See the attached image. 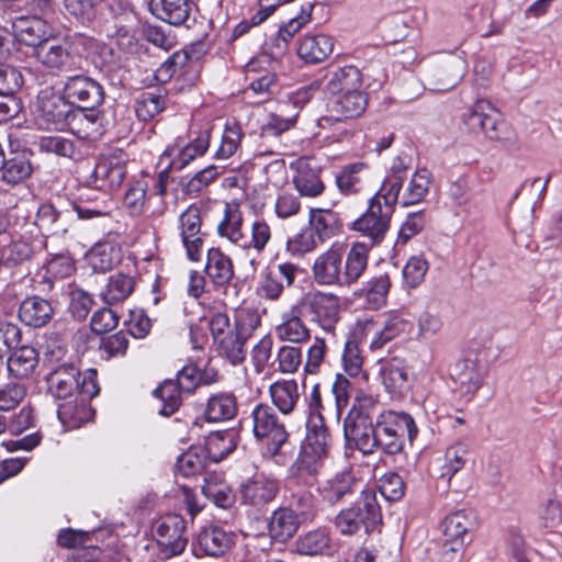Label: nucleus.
<instances>
[{"label":"nucleus","mask_w":562,"mask_h":562,"mask_svg":"<svg viewBox=\"0 0 562 562\" xmlns=\"http://www.w3.org/2000/svg\"><path fill=\"white\" fill-rule=\"evenodd\" d=\"M63 93L75 108L97 109L104 101L101 83L85 75L68 77Z\"/></svg>","instance_id":"13"},{"label":"nucleus","mask_w":562,"mask_h":562,"mask_svg":"<svg viewBox=\"0 0 562 562\" xmlns=\"http://www.w3.org/2000/svg\"><path fill=\"white\" fill-rule=\"evenodd\" d=\"M125 162L122 153L101 157L91 173L90 183L104 192L116 190L126 176Z\"/></svg>","instance_id":"16"},{"label":"nucleus","mask_w":562,"mask_h":562,"mask_svg":"<svg viewBox=\"0 0 562 562\" xmlns=\"http://www.w3.org/2000/svg\"><path fill=\"white\" fill-rule=\"evenodd\" d=\"M37 361L36 350L30 346H22L9 356L7 360L8 371L16 379H24L33 372Z\"/></svg>","instance_id":"46"},{"label":"nucleus","mask_w":562,"mask_h":562,"mask_svg":"<svg viewBox=\"0 0 562 562\" xmlns=\"http://www.w3.org/2000/svg\"><path fill=\"white\" fill-rule=\"evenodd\" d=\"M75 211L80 220H108L111 217L112 205L106 199L95 201V207H90V198L75 204Z\"/></svg>","instance_id":"62"},{"label":"nucleus","mask_w":562,"mask_h":562,"mask_svg":"<svg viewBox=\"0 0 562 562\" xmlns=\"http://www.w3.org/2000/svg\"><path fill=\"white\" fill-rule=\"evenodd\" d=\"M390 288V277L381 273L371 278L356 294L364 297L370 308L378 310L386 304Z\"/></svg>","instance_id":"45"},{"label":"nucleus","mask_w":562,"mask_h":562,"mask_svg":"<svg viewBox=\"0 0 562 562\" xmlns=\"http://www.w3.org/2000/svg\"><path fill=\"white\" fill-rule=\"evenodd\" d=\"M463 122L472 133H483L492 140H510L508 124L488 101L477 100L475 104L463 114Z\"/></svg>","instance_id":"7"},{"label":"nucleus","mask_w":562,"mask_h":562,"mask_svg":"<svg viewBox=\"0 0 562 562\" xmlns=\"http://www.w3.org/2000/svg\"><path fill=\"white\" fill-rule=\"evenodd\" d=\"M430 183L431 172L426 168L417 169L402 192L401 204L408 206L422 202L429 191Z\"/></svg>","instance_id":"48"},{"label":"nucleus","mask_w":562,"mask_h":562,"mask_svg":"<svg viewBox=\"0 0 562 562\" xmlns=\"http://www.w3.org/2000/svg\"><path fill=\"white\" fill-rule=\"evenodd\" d=\"M300 525V515L294 508L282 506L271 514L268 532L273 542L284 544L296 535Z\"/></svg>","instance_id":"27"},{"label":"nucleus","mask_w":562,"mask_h":562,"mask_svg":"<svg viewBox=\"0 0 562 562\" xmlns=\"http://www.w3.org/2000/svg\"><path fill=\"white\" fill-rule=\"evenodd\" d=\"M308 224L321 243L336 236L342 226L338 214L325 209H311Z\"/></svg>","instance_id":"39"},{"label":"nucleus","mask_w":562,"mask_h":562,"mask_svg":"<svg viewBox=\"0 0 562 562\" xmlns=\"http://www.w3.org/2000/svg\"><path fill=\"white\" fill-rule=\"evenodd\" d=\"M344 435L349 445L355 446L363 454L375 451V425L361 409L353 407L345 417Z\"/></svg>","instance_id":"14"},{"label":"nucleus","mask_w":562,"mask_h":562,"mask_svg":"<svg viewBox=\"0 0 562 562\" xmlns=\"http://www.w3.org/2000/svg\"><path fill=\"white\" fill-rule=\"evenodd\" d=\"M326 99L329 117L336 121L349 120L361 115L368 104L367 95L362 89Z\"/></svg>","instance_id":"23"},{"label":"nucleus","mask_w":562,"mask_h":562,"mask_svg":"<svg viewBox=\"0 0 562 562\" xmlns=\"http://www.w3.org/2000/svg\"><path fill=\"white\" fill-rule=\"evenodd\" d=\"M154 532L161 551L166 557L182 553L187 547V526L182 516L168 514L156 520Z\"/></svg>","instance_id":"12"},{"label":"nucleus","mask_w":562,"mask_h":562,"mask_svg":"<svg viewBox=\"0 0 562 562\" xmlns=\"http://www.w3.org/2000/svg\"><path fill=\"white\" fill-rule=\"evenodd\" d=\"M486 368L475 358L457 361L450 369V376L457 390L470 401L483 384Z\"/></svg>","instance_id":"17"},{"label":"nucleus","mask_w":562,"mask_h":562,"mask_svg":"<svg viewBox=\"0 0 562 562\" xmlns=\"http://www.w3.org/2000/svg\"><path fill=\"white\" fill-rule=\"evenodd\" d=\"M42 153L55 154L60 157L71 158L76 151L75 144L63 136H45L38 140Z\"/></svg>","instance_id":"64"},{"label":"nucleus","mask_w":562,"mask_h":562,"mask_svg":"<svg viewBox=\"0 0 562 562\" xmlns=\"http://www.w3.org/2000/svg\"><path fill=\"white\" fill-rule=\"evenodd\" d=\"M273 61L268 54L254 57L246 67V74L250 80L249 89L257 95L272 93L277 78L272 71Z\"/></svg>","instance_id":"25"},{"label":"nucleus","mask_w":562,"mask_h":562,"mask_svg":"<svg viewBox=\"0 0 562 562\" xmlns=\"http://www.w3.org/2000/svg\"><path fill=\"white\" fill-rule=\"evenodd\" d=\"M165 109V98L153 92L143 93L135 105V113L140 121H149L154 119Z\"/></svg>","instance_id":"60"},{"label":"nucleus","mask_w":562,"mask_h":562,"mask_svg":"<svg viewBox=\"0 0 562 562\" xmlns=\"http://www.w3.org/2000/svg\"><path fill=\"white\" fill-rule=\"evenodd\" d=\"M473 526L472 517L464 510H458L448 515L441 522L442 539L452 541L458 550L464 547L469 539V530Z\"/></svg>","instance_id":"32"},{"label":"nucleus","mask_w":562,"mask_h":562,"mask_svg":"<svg viewBox=\"0 0 562 562\" xmlns=\"http://www.w3.org/2000/svg\"><path fill=\"white\" fill-rule=\"evenodd\" d=\"M369 247L364 243H355L345 250L342 262V286L350 288L358 283L369 266Z\"/></svg>","instance_id":"29"},{"label":"nucleus","mask_w":562,"mask_h":562,"mask_svg":"<svg viewBox=\"0 0 562 562\" xmlns=\"http://www.w3.org/2000/svg\"><path fill=\"white\" fill-rule=\"evenodd\" d=\"M34 57L44 68L54 74L68 71L75 64L70 44L52 36L35 50Z\"/></svg>","instance_id":"19"},{"label":"nucleus","mask_w":562,"mask_h":562,"mask_svg":"<svg viewBox=\"0 0 562 562\" xmlns=\"http://www.w3.org/2000/svg\"><path fill=\"white\" fill-rule=\"evenodd\" d=\"M205 273L215 285L228 284L234 277L231 257L217 247L209 249Z\"/></svg>","instance_id":"36"},{"label":"nucleus","mask_w":562,"mask_h":562,"mask_svg":"<svg viewBox=\"0 0 562 562\" xmlns=\"http://www.w3.org/2000/svg\"><path fill=\"white\" fill-rule=\"evenodd\" d=\"M304 313L296 303L282 315V323L276 327V335L280 340L301 344L310 338V330L302 321Z\"/></svg>","instance_id":"30"},{"label":"nucleus","mask_w":562,"mask_h":562,"mask_svg":"<svg viewBox=\"0 0 562 562\" xmlns=\"http://www.w3.org/2000/svg\"><path fill=\"white\" fill-rule=\"evenodd\" d=\"M202 449L209 462H220L235 449L233 436L228 431L212 432Z\"/></svg>","instance_id":"51"},{"label":"nucleus","mask_w":562,"mask_h":562,"mask_svg":"<svg viewBox=\"0 0 562 562\" xmlns=\"http://www.w3.org/2000/svg\"><path fill=\"white\" fill-rule=\"evenodd\" d=\"M362 89V75L356 66H344L328 70L325 77L326 98Z\"/></svg>","instance_id":"26"},{"label":"nucleus","mask_w":562,"mask_h":562,"mask_svg":"<svg viewBox=\"0 0 562 562\" xmlns=\"http://www.w3.org/2000/svg\"><path fill=\"white\" fill-rule=\"evenodd\" d=\"M35 225L44 235H61L68 231L63 214L52 204H42L38 207Z\"/></svg>","instance_id":"50"},{"label":"nucleus","mask_w":562,"mask_h":562,"mask_svg":"<svg viewBox=\"0 0 562 562\" xmlns=\"http://www.w3.org/2000/svg\"><path fill=\"white\" fill-rule=\"evenodd\" d=\"M238 412L237 397L233 392H220L209 397L205 417L210 422L233 419Z\"/></svg>","instance_id":"40"},{"label":"nucleus","mask_w":562,"mask_h":562,"mask_svg":"<svg viewBox=\"0 0 562 562\" xmlns=\"http://www.w3.org/2000/svg\"><path fill=\"white\" fill-rule=\"evenodd\" d=\"M202 447H191L182 453L177 460V471L184 477L202 474L209 465Z\"/></svg>","instance_id":"55"},{"label":"nucleus","mask_w":562,"mask_h":562,"mask_svg":"<svg viewBox=\"0 0 562 562\" xmlns=\"http://www.w3.org/2000/svg\"><path fill=\"white\" fill-rule=\"evenodd\" d=\"M80 371L72 363L64 362L50 369L47 376L48 391L57 398H68L80 393V403L83 406L87 398L95 396L99 392L94 381L83 379L80 386Z\"/></svg>","instance_id":"6"},{"label":"nucleus","mask_w":562,"mask_h":562,"mask_svg":"<svg viewBox=\"0 0 562 562\" xmlns=\"http://www.w3.org/2000/svg\"><path fill=\"white\" fill-rule=\"evenodd\" d=\"M26 394L27 389L23 383L10 382L0 385V411L8 412L16 408Z\"/></svg>","instance_id":"63"},{"label":"nucleus","mask_w":562,"mask_h":562,"mask_svg":"<svg viewBox=\"0 0 562 562\" xmlns=\"http://www.w3.org/2000/svg\"><path fill=\"white\" fill-rule=\"evenodd\" d=\"M330 535L326 528L311 530L296 541V550L304 555H323L330 551Z\"/></svg>","instance_id":"47"},{"label":"nucleus","mask_w":562,"mask_h":562,"mask_svg":"<svg viewBox=\"0 0 562 562\" xmlns=\"http://www.w3.org/2000/svg\"><path fill=\"white\" fill-rule=\"evenodd\" d=\"M243 137V130L238 123H227L222 135L221 145L215 154L216 158L227 159L232 157L240 146Z\"/></svg>","instance_id":"59"},{"label":"nucleus","mask_w":562,"mask_h":562,"mask_svg":"<svg viewBox=\"0 0 562 562\" xmlns=\"http://www.w3.org/2000/svg\"><path fill=\"white\" fill-rule=\"evenodd\" d=\"M367 492H374V490L368 488L352 471L336 473L318 486L323 502L331 506L341 502H355Z\"/></svg>","instance_id":"9"},{"label":"nucleus","mask_w":562,"mask_h":562,"mask_svg":"<svg viewBox=\"0 0 562 562\" xmlns=\"http://www.w3.org/2000/svg\"><path fill=\"white\" fill-rule=\"evenodd\" d=\"M381 519L375 492H367L362 497H357L351 507L337 515L335 525L342 535H355L362 528L368 533L375 529Z\"/></svg>","instance_id":"3"},{"label":"nucleus","mask_w":562,"mask_h":562,"mask_svg":"<svg viewBox=\"0 0 562 562\" xmlns=\"http://www.w3.org/2000/svg\"><path fill=\"white\" fill-rule=\"evenodd\" d=\"M344 258L345 246L338 243L321 252L312 265L314 282L322 286H342Z\"/></svg>","instance_id":"15"},{"label":"nucleus","mask_w":562,"mask_h":562,"mask_svg":"<svg viewBox=\"0 0 562 562\" xmlns=\"http://www.w3.org/2000/svg\"><path fill=\"white\" fill-rule=\"evenodd\" d=\"M301 311L310 312L313 319L324 329L331 330L339 317V297L319 290L304 292L295 302Z\"/></svg>","instance_id":"10"},{"label":"nucleus","mask_w":562,"mask_h":562,"mask_svg":"<svg viewBox=\"0 0 562 562\" xmlns=\"http://www.w3.org/2000/svg\"><path fill=\"white\" fill-rule=\"evenodd\" d=\"M418 434L413 417L404 412H384L375 423V450L397 454L403 450L404 438L413 441Z\"/></svg>","instance_id":"1"},{"label":"nucleus","mask_w":562,"mask_h":562,"mask_svg":"<svg viewBox=\"0 0 562 562\" xmlns=\"http://www.w3.org/2000/svg\"><path fill=\"white\" fill-rule=\"evenodd\" d=\"M279 491V484L273 479L257 475L240 487L241 501L254 507L261 508L272 502Z\"/></svg>","instance_id":"28"},{"label":"nucleus","mask_w":562,"mask_h":562,"mask_svg":"<svg viewBox=\"0 0 562 562\" xmlns=\"http://www.w3.org/2000/svg\"><path fill=\"white\" fill-rule=\"evenodd\" d=\"M468 453V447L462 442L450 446L445 453V464L442 467L441 476L450 480L464 467Z\"/></svg>","instance_id":"61"},{"label":"nucleus","mask_w":562,"mask_h":562,"mask_svg":"<svg viewBox=\"0 0 562 562\" xmlns=\"http://www.w3.org/2000/svg\"><path fill=\"white\" fill-rule=\"evenodd\" d=\"M293 183L302 196L316 198L325 190V184L319 177V169L312 167L311 161L306 158L296 161Z\"/></svg>","instance_id":"31"},{"label":"nucleus","mask_w":562,"mask_h":562,"mask_svg":"<svg viewBox=\"0 0 562 562\" xmlns=\"http://www.w3.org/2000/svg\"><path fill=\"white\" fill-rule=\"evenodd\" d=\"M66 130L80 139H95L103 134V116L97 109L74 106Z\"/></svg>","instance_id":"24"},{"label":"nucleus","mask_w":562,"mask_h":562,"mask_svg":"<svg viewBox=\"0 0 562 562\" xmlns=\"http://www.w3.org/2000/svg\"><path fill=\"white\" fill-rule=\"evenodd\" d=\"M134 279L121 272L112 274L105 288L101 291L102 300L109 304H115L126 300L134 290Z\"/></svg>","instance_id":"49"},{"label":"nucleus","mask_w":562,"mask_h":562,"mask_svg":"<svg viewBox=\"0 0 562 562\" xmlns=\"http://www.w3.org/2000/svg\"><path fill=\"white\" fill-rule=\"evenodd\" d=\"M16 40L34 52L50 37L46 23L37 18H21L14 24Z\"/></svg>","instance_id":"34"},{"label":"nucleus","mask_w":562,"mask_h":562,"mask_svg":"<svg viewBox=\"0 0 562 562\" xmlns=\"http://www.w3.org/2000/svg\"><path fill=\"white\" fill-rule=\"evenodd\" d=\"M382 382L393 394H401L407 385L408 372L405 366L396 359L387 362L382 369Z\"/></svg>","instance_id":"56"},{"label":"nucleus","mask_w":562,"mask_h":562,"mask_svg":"<svg viewBox=\"0 0 562 562\" xmlns=\"http://www.w3.org/2000/svg\"><path fill=\"white\" fill-rule=\"evenodd\" d=\"M403 182L395 177H385L379 191L370 200L372 203H380L383 201L385 210L392 212L393 206L398 202L401 203Z\"/></svg>","instance_id":"58"},{"label":"nucleus","mask_w":562,"mask_h":562,"mask_svg":"<svg viewBox=\"0 0 562 562\" xmlns=\"http://www.w3.org/2000/svg\"><path fill=\"white\" fill-rule=\"evenodd\" d=\"M252 432L265 447V454L280 456L282 446L288 441L289 434L280 423L274 409L268 404H258L251 412Z\"/></svg>","instance_id":"5"},{"label":"nucleus","mask_w":562,"mask_h":562,"mask_svg":"<svg viewBox=\"0 0 562 562\" xmlns=\"http://www.w3.org/2000/svg\"><path fill=\"white\" fill-rule=\"evenodd\" d=\"M260 325L257 313L241 308L236 312L234 330L214 340L218 355L227 359L233 366L245 360V344L251 333Z\"/></svg>","instance_id":"4"},{"label":"nucleus","mask_w":562,"mask_h":562,"mask_svg":"<svg viewBox=\"0 0 562 562\" xmlns=\"http://www.w3.org/2000/svg\"><path fill=\"white\" fill-rule=\"evenodd\" d=\"M0 170L2 180L9 184H18L27 179L32 173V165L24 154H15L9 159L3 158Z\"/></svg>","instance_id":"54"},{"label":"nucleus","mask_w":562,"mask_h":562,"mask_svg":"<svg viewBox=\"0 0 562 562\" xmlns=\"http://www.w3.org/2000/svg\"><path fill=\"white\" fill-rule=\"evenodd\" d=\"M334 49V41L326 34L306 35L297 47L299 56L310 64L321 63L326 59Z\"/></svg>","instance_id":"37"},{"label":"nucleus","mask_w":562,"mask_h":562,"mask_svg":"<svg viewBox=\"0 0 562 562\" xmlns=\"http://www.w3.org/2000/svg\"><path fill=\"white\" fill-rule=\"evenodd\" d=\"M181 392L183 391L179 387L178 383L171 380L165 381L154 391V395L161 402L160 415L170 416L179 408Z\"/></svg>","instance_id":"57"},{"label":"nucleus","mask_w":562,"mask_h":562,"mask_svg":"<svg viewBox=\"0 0 562 562\" xmlns=\"http://www.w3.org/2000/svg\"><path fill=\"white\" fill-rule=\"evenodd\" d=\"M210 131L201 132L191 143L184 146H170L160 157L159 165L167 160V168L181 170L196 157L203 156L210 146Z\"/></svg>","instance_id":"20"},{"label":"nucleus","mask_w":562,"mask_h":562,"mask_svg":"<svg viewBox=\"0 0 562 562\" xmlns=\"http://www.w3.org/2000/svg\"><path fill=\"white\" fill-rule=\"evenodd\" d=\"M269 394L274 406L284 415L294 411L299 400V385L295 380L277 381L269 387Z\"/></svg>","instance_id":"42"},{"label":"nucleus","mask_w":562,"mask_h":562,"mask_svg":"<svg viewBox=\"0 0 562 562\" xmlns=\"http://www.w3.org/2000/svg\"><path fill=\"white\" fill-rule=\"evenodd\" d=\"M330 442L331 438L322 414L310 413L305 442L296 461L297 469L316 475L321 467L319 461L328 454Z\"/></svg>","instance_id":"2"},{"label":"nucleus","mask_w":562,"mask_h":562,"mask_svg":"<svg viewBox=\"0 0 562 562\" xmlns=\"http://www.w3.org/2000/svg\"><path fill=\"white\" fill-rule=\"evenodd\" d=\"M74 106L65 94L43 93L38 99V122L47 130L64 131Z\"/></svg>","instance_id":"18"},{"label":"nucleus","mask_w":562,"mask_h":562,"mask_svg":"<svg viewBox=\"0 0 562 562\" xmlns=\"http://www.w3.org/2000/svg\"><path fill=\"white\" fill-rule=\"evenodd\" d=\"M151 13L171 25H181L190 16L191 3L189 0H149Z\"/></svg>","instance_id":"35"},{"label":"nucleus","mask_w":562,"mask_h":562,"mask_svg":"<svg viewBox=\"0 0 562 562\" xmlns=\"http://www.w3.org/2000/svg\"><path fill=\"white\" fill-rule=\"evenodd\" d=\"M244 216L237 203H226L224 217L217 225V233L221 237L227 238L232 244L239 247L245 233L243 232Z\"/></svg>","instance_id":"43"},{"label":"nucleus","mask_w":562,"mask_h":562,"mask_svg":"<svg viewBox=\"0 0 562 562\" xmlns=\"http://www.w3.org/2000/svg\"><path fill=\"white\" fill-rule=\"evenodd\" d=\"M468 64L454 54L437 57L427 68L425 87L432 92H448L456 88L464 77Z\"/></svg>","instance_id":"8"},{"label":"nucleus","mask_w":562,"mask_h":562,"mask_svg":"<svg viewBox=\"0 0 562 562\" xmlns=\"http://www.w3.org/2000/svg\"><path fill=\"white\" fill-rule=\"evenodd\" d=\"M179 228L188 258L199 261L203 248L201 237V211L198 206L191 205L179 216Z\"/></svg>","instance_id":"21"},{"label":"nucleus","mask_w":562,"mask_h":562,"mask_svg":"<svg viewBox=\"0 0 562 562\" xmlns=\"http://www.w3.org/2000/svg\"><path fill=\"white\" fill-rule=\"evenodd\" d=\"M310 90H299L282 102L278 113L269 115L261 127V135L265 137L280 136L282 133L293 128L302 108L310 101Z\"/></svg>","instance_id":"11"},{"label":"nucleus","mask_w":562,"mask_h":562,"mask_svg":"<svg viewBox=\"0 0 562 562\" xmlns=\"http://www.w3.org/2000/svg\"><path fill=\"white\" fill-rule=\"evenodd\" d=\"M411 327V323L401 313L391 312L385 316L381 328L376 329L370 340V348H383L392 339L398 337Z\"/></svg>","instance_id":"38"},{"label":"nucleus","mask_w":562,"mask_h":562,"mask_svg":"<svg viewBox=\"0 0 562 562\" xmlns=\"http://www.w3.org/2000/svg\"><path fill=\"white\" fill-rule=\"evenodd\" d=\"M87 258L93 271L105 272L121 261V247L111 241L98 243L90 249Z\"/></svg>","instance_id":"44"},{"label":"nucleus","mask_w":562,"mask_h":562,"mask_svg":"<svg viewBox=\"0 0 562 562\" xmlns=\"http://www.w3.org/2000/svg\"><path fill=\"white\" fill-rule=\"evenodd\" d=\"M53 314L50 302L37 295L24 299L19 308V318L31 327L45 326L52 319Z\"/></svg>","instance_id":"33"},{"label":"nucleus","mask_w":562,"mask_h":562,"mask_svg":"<svg viewBox=\"0 0 562 562\" xmlns=\"http://www.w3.org/2000/svg\"><path fill=\"white\" fill-rule=\"evenodd\" d=\"M390 211L382 210V204L370 202L368 211L353 222V229L368 237L372 245L380 244L390 226Z\"/></svg>","instance_id":"22"},{"label":"nucleus","mask_w":562,"mask_h":562,"mask_svg":"<svg viewBox=\"0 0 562 562\" xmlns=\"http://www.w3.org/2000/svg\"><path fill=\"white\" fill-rule=\"evenodd\" d=\"M272 238L270 225L265 220H256L251 223L249 234H245L239 248L255 250L262 254Z\"/></svg>","instance_id":"53"},{"label":"nucleus","mask_w":562,"mask_h":562,"mask_svg":"<svg viewBox=\"0 0 562 562\" xmlns=\"http://www.w3.org/2000/svg\"><path fill=\"white\" fill-rule=\"evenodd\" d=\"M198 540L201 550L205 554L221 557L232 548L234 533L221 527H210L200 532Z\"/></svg>","instance_id":"41"},{"label":"nucleus","mask_w":562,"mask_h":562,"mask_svg":"<svg viewBox=\"0 0 562 562\" xmlns=\"http://www.w3.org/2000/svg\"><path fill=\"white\" fill-rule=\"evenodd\" d=\"M366 170L367 166L363 162L345 166L335 177L338 190L346 195L358 193L362 188V175Z\"/></svg>","instance_id":"52"}]
</instances>
